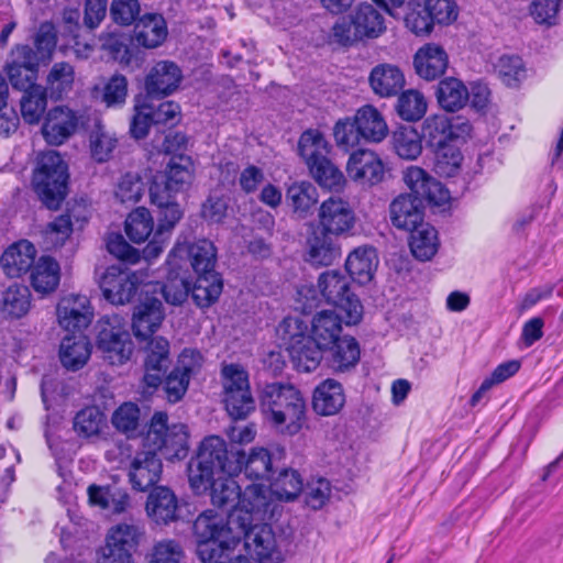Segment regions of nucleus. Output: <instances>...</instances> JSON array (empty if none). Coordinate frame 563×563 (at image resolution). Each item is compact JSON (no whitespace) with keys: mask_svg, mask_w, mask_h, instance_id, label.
Returning <instances> with one entry per match:
<instances>
[{"mask_svg":"<svg viewBox=\"0 0 563 563\" xmlns=\"http://www.w3.org/2000/svg\"><path fill=\"white\" fill-rule=\"evenodd\" d=\"M393 224L409 233L408 244L412 255L422 260V197L404 194L389 207Z\"/></svg>","mask_w":563,"mask_h":563,"instance_id":"obj_9","label":"nucleus"},{"mask_svg":"<svg viewBox=\"0 0 563 563\" xmlns=\"http://www.w3.org/2000/svg\"><path fill=\"white\" fill-rule=\"evenodd\" d=\"M496 71L508 87H516L526 76L522 59L518 56H501L496 64Z\"/></svg>","mask_w":563,"mask_h":563,"instance_id":"obj_61","label":"nucleus"},{"mask_svg":"<svg viewBox=\"0 0 563 563\" xmlns=\"http://www.w3.org/2000/svg\"><path fill=\"white\" fill-rule=\"evenodd\" d=\"M118 145L117 136L106 130L102 125H96L89 135V147L91 157L97 163L108 162Z\"/></svg>","mask_w":563,"mask_h":563,"instance_id":"obj_50","label":"nucleus"},{"mask_svg":"<svg viewBox=\"0 0 563 563\" xmlns=\"http://www.w3.org/2000/svg\"><path fill=\"white\" fill-rule=\"evenodd\" d=\"M35 255L34 245L26 240H21L3 252L0 260L2 269L11 278L20 277L33 266Z\"/></svg>","mask_w":563,"mask_h":563,"instance_id":"obj_26","label":"nucleus"},{"mask_svg":"<svg viewBox=\"0 0 563 563\" xmlns=\"http://www.w3.org/2000/svg\"><path fill=\"white\" fill-rule=\"evenodd\" d=\"M439 106L449 112L462 109L468 101V90L457 78L448 77L442 79L434 90Z\"/></svg>","mask_w":563,"mask_h":563,"instance_id":"obj_40","label":"nucleus"},{"mask_svg":"<svg viewBox=\"0 0 563 563\" xmlns=\"http://www.w3.org/2000/svg\"><path fill=\"white\" fill-rule=\"evenodd\" d=\"M38 57L27 45L18 46L11 55V60L5 66L11 86L20 91H24L37 86Z\"/></svg>","mask_w":563,"mask_h":563,"instance_id":"obj_15","label":"nucleus"},{"mask_svg":"<svg viewBox=\"0 0 563 563\" xmlns=\"http://www.w3.org/2000/svg\"><path fill=\"white\" fill-rule=\"evenodd\" d=\"M169 256H187L197 279L191 288V296L197 306L205 308L216 302L222 292L223 284L214 272L217 250L212 242L202 239L191 244L177 243Z\"/></svg>","mask_w":563,"mask_h":563,"instance_id":"obj_2","label":"nucleus"},{"mask_svg":"<svg viewBox=\"0 0 563 563\" xmlns=\"http://www.w3.org/2000/svg\"><path fill=\"white\" fill-rule=\"evenodd\" d=\"M349 176L362 184L375 185L383 180L385 168L378 155L369 150H357L346 164Z\"/></svg>","mask_w":563,"mask_h":563,"instance_id":"obj_23","label":"nucleus"},{"mask_svg":"<svg viewBox=\"0 0 563 563\" xmlns=\"http://www.w3.org/2000/svg\"><path fill=\"white\" fill-rule=\"evenodd\" d=\"M106 427L107 417L96 406L85 407L74 417V430L82 438L98 437Z\"/></svg>","mask_w":563,"mask_h":563,"instance_id":"obj_47","label":"nucleus"},{"mask_svg":"<svg viewBox=\"0 0 563 563\" xmlns=\"http://www.w3.org/2000/svg\"><path fill=\"white\" fill-rule=\"evenodd\" d=\"M78 124L79 117L74 110L66 106H57L47 112L42 133L48 144L58 146L76 132Z\"/></svg>","mask_w":563,"mask_h":563,"instance_id":"obj_18","label":"nucleus"},{"mask_svg":"<svg viewBox=\"0 0 563 563\" xmlns=\"http://www.w3.org/2000/svg\"><path fill=\"white\" fill-rule=\"evenodd\" d=\"M221 382L228 413L233 419H245L256 407L247 371L240 364H223Z\"/></svg>","mask_w":563,"mask_h":563,"instance_id":"obj_7","label":"nucleus"},{"mask_svg":"<svg viewBox=\"0 0 563 563\" xmlns=\"http://www.w3.org/2000/svg\"><path fill=\"white\" fill-rule=\"evenodd\" d=\"M31 284L37 292L54 291L59 284L58 263L47 256L41 257L32 269Z\"/></svg>","mask_w":563,"mask_h":563,"instance_id":"obj_44","label":"nucleus"},{"mask_svg":"<svg viewBox=\"0 0 563 563\" xmlns=\"http://www.w3.org/2000/svg\"><path fill=\"white\" fill-rule=\"evenodd\" d=\"M146 536L145 528L139 522H120L109 528L104 542L113 548L136 553Z\"/></svg>","mask_w":563,"mask_h":563,"instance_id":"obj_32","label":"nucleus"},{"mask_svg":"<svg viewBox=\"0 0 563 563\" xmlns=\"http://www.w3.org/2000/svg\"><path fill=\"white\" fill-rule=\"evenodd\" d=\"M318 219L320 230L335 236L347 233L355 224V214L350 203L334 196L322 201Z\"/></svg>","mask_w":563,"mask_h":563,"instance_id":"obj_14","label":"nucleus"},{"mask_svg":"<svg viewBox=\"0 0 563 563\" xmlns=\"http://www.w3.org/2000/svg\"><path fill=\"white\" fill-rule=\"evenodd\" d=\"M318 287L327 300L345 313V323L357 324L363 317V306L351 291L350 280L338 271H327L318 279Z\"/></svg>","mask_w":563,"mask_h":563,"instance_id":"obj_10","label":"nucleus"},{"mask_svg":"<svg viewBox=\"0 0 563 563\" xmlns=\"http://www.w3.org/2000/svg\"><path fill=\"white\" fill-rule=\"evenodd\" d=\"M448 66L449 56L441 45H424V80L441 77L448 69Z\"/></svg>","mask_w":563,"mask_h":563,"instance_id":"obj_58","label":"nucleus"},{"mask_svg":"<svg viewBox=\"0 0 563 563\" xmlns=\"http://www.w3.org/2000/svg\"><path fill=\"white\" fill-rule=\"evenodd\" d=\"M273 496L272 489L262 484H252L244 489L233 512H239L245 518V530L254 525H267L265 521L275 517L278 505L273 500Z\"/></svg>","mask_w":563,"mask_h":563,"instance_id":"obj_12","label":"nucleus"},{"mask_svg":"<svg viewBox=\"0 0 563 563\" xmlns=\"http://www.w3.org/2000/svg\"><path fill=\"white\" fill-rule=\"evenodd\" d=\"M245 518L239 512H229L227 518L213 511L206 510L194 522L197 541L227 539L231 536L245 533Z\"/></svg>","mask_w":563,"mask_h":563,"instance_id":"obj_13","label":"nucleus"},{"mask_svg":"<svg viewBox=\"0 0 563 563\" xmlns=\"http://www.w3.org/2000/svg\"><path fill=\"white\" fill-rule=\"evenodd\" d=\"M73 232V223L69 214H62L49 222L43 234L48 249H57L64 245Z\"/></svg>","mask_w":563,"mask_h":563,"instance_id":"obj_60","label":"nucleus"},{"mask_svg":"<svg viewBox=\"0 0 563 563\" xmlns=\"http://www.w3.org/2000/svg\"><path fill=\"white\" fill-rule=\"evenodd\" d=\"M183 555V548L177 541L162 540L154 544L150 563H180Z\"/></svg>","mask_w":563,"mask_h":563,"instance_id":"obj_64","label":"nucleus"},{"mask_svg":"<svg viewBox=\"0 0 563 563\" xmlns=\"http://www.w3.org/2000/svg\"><path fill=\"white\" fill-rule=\"evenodd\" d=\"M243 542L244 548L251 555L256 556L258 563H283L269 525H254L245 531Z\"/></svg>","mask_w":563,"mask_h":563,"instance_id":"obj_21","label":"nucleus"},{"mask_svg":"<svg viewBox=\"0 0 563 563\" xmlns=\"http://www.w3.org/2000/svg\"><path fill=\"white\" fill-rule=\"evenodd\" d=\"M145 192V184L135 173L124 174L115 188V198L122 203L134 205L141 200Z\"/></svg>","mask_w":563,"mask_h":563,"instance_id":"obj_57","label":"nucleus"},{"mask_svg":"<svg viewBox=\"0 0 563 563\" xmlns=\"http://www.w3.org/2000/svg\"><path fill=\"white\" fill-rule=\"evenodd\" d=\"M142 296L144 297L134 308L132 328L137 339L146 340L159 328L164 311L158 297L143 292Z\"/></svg>","mask_w":563,"mask_h":563,"instance_id":"obj_22","label":"nucleus"},{"mask_svg":"<svg viewBox=\"0 0 563 563\" xmlns=\"http://www.w3.org/2000/svg\"><path fill=\"white\" fill-rule=\"evenodd\" d=\"M47 107V92L43 86H35L23 91L20 100L21 117L27 124H37Z\"/></svg>","mask_w":563,"mask_h":563,"instance_id":"obj_45","label":"nucleus"},{"mask_svg":"<svg viewBox=\"0 0 563 563\" xmlns=\"http://www.w3.org/2000/svg\"><path fill=\"white\" fill-rule=\"evenodd\" d=\"M368 81L375 95L390 98L402 90L405 76L396 65L379 64L371 70Z\"/></svg>","mask_w":563,"mask_h":563,"instance_id":"obj_27","label":"nucleus"},{"mask_svg":"<svg viewBox=\"0 0 563 563\" xmlns=\"http://www.w3.org/2000/svg\"><path fill=\"white\" fill-rule=\"evenodd\" d=\"M329 352V364L335 372H346L360 361L361 350L357 341L350 335L341 336L332 345L324 349Z\"/></svg>","mask_w":563,"mask_h":563,"instance_id":"obj_38","label":"nucleus"},{"mask_svg":"<svg viewBox=\"0 0 563 563\" xmlns=\"http://www.w3.org/2000/svg\"><path fill=\"white\" fill-rule=\"evenodd\" d=\"M350 14L363 41L377 38L386 31L383 14L368 2L360 3Z\"/></svg>","mask_w":563,"mask_h":563,"instance_id":"obj_36","label":"nucleus"},{"mask_svg":"<svg viewBox=\"0 0 563 563\" xmlns=\"http://www.w3.org/2000/svg\"><path fill=\"white\" fill-rule=\"evenodd\" d=\"M68 165L55 151L38 155L33 170L32 187L42 201L51 209L57 210L68 192Z\"/></svg>","mask_w":563,"mask_h":563,"instance_id":"obj_4","label":"nucleus"},{"mask_svg":"<svg viewBox=\"0 0 563 563\" xmlns=\"http://www.w3.org/2000/svg\"><path fill=\"white\" fill-rule=\"evenodd\" d=\"M344 404L343 387L334 379H325L314 389L312 408L318 415H335L343 408Z\"/></svg>","mask_w":563,"mask_h":563,"instance_id":"obj_30","label":"nucleus"},{"mask_svg":"<svg viewBox=\"0 0 563 563\" xmlns=\"http://www.w3.org/2000/svg\"><path fill=\"white\" fill-rule=\"evenodd\" d=\"M342 318L334 310H322L316 313L311 320L310 335L327 349L341 338Z\"/></svg>","mask_w":563,"mask_h":563,"instance_id":"obj_33","label":"nucleus"},{"mask_svg":"<svg viewBox=\"0 0 563 563\" xmlns=\"http://www.w3.org/2000/svg\"><path fill=\"white\" fill-rule=\"evenodd\" d=\"M397 112L405 121H419L422 118V96L412 89L404 91L398 98Z\"/></svg>","mask_w":563,"mask_h":563,"instance_id":"obj_63","label":"nucleus"},{"mask_svg":"<svg viewBox=\"0 0 563 563\" xmlns=\"http://www.w3.org/2000/svg\"><path fill=\"white\" fill-rule=\"evenodd\" d=\"M329 38L331 43L350 47L362 42L363 38L357 32L351 14L338 19L331 27Z\"/></svg>","mask_w":563,"mask_h":563,"instance_id":"obj_59","label":"nucleus"},{"mask_svg":"<svg viewBox=\"0 0 563 563\" xmlns=\"http://www.w3.org/2000/svg\"><path fill=\"white\" fill-rule=\"evenodd\" d=\"M298 151L311 176L323 188L342 191L346 179L343 173L329 158V144L316 130L303 132L298 142Z\"/></svg>","mask_w":563,"mask_h":563,"instance_id":"obj_5","label":"nucleus"},{"mask_svg":"<svg viewBox=\"0 0 563 563\" xmlns=\"http://www.w3.org/2000/svg\"><path fill=\"white\" fill-rule=\"evenodd\" d=\"M194 177L192 164L189 157H174L165 172L164 180L174 190L181 192L190 184Z\"/></svg>","mask_w":563,"mask_h":563,"instance_id":"obj_52","label":"nucleus"},{"mask_svg":"<svg viewBox=\"0 0 563 563\" xmlns=\"http://www.w3.org/2000/svg\"><path fill=\"white\" fill-rule=\"evenodd\" d=\"M1 309L9 317L20 319L31 309V291L24 285L13 284L2 294Z\"/></svg>","mask_w":563,"mask_h":563,"instance_id":"obj_46","label":"nucleus"},{"mask_svg":"<svg viewBox=\"0 0 563 563\" xmlns=\"http://www.w3.org/2000/svg\"><path fill=\"white\" fill-rule=\"evenodd\" d=\"M97 347L111 365H121L130 358L133 342L121 318L113 316L100 320Z\"/></svg>","mask_w":563,"mask_h":563,"instance_id":"obj_11","label":"nucleus"},{"mask_svg":"<svg viewBox=\"0 0 563 563\" xmlns=\"http://www.w3.org/2000/svg\"><path fill=\"white\" fill-rule=\"evenodd\" d=\"M333 135L336 145L345 151L357 146L363 140L354 118L339 120L333 128Z\"/></svg>","mask_w":563,"mask_h":563,"instance_id":"obj_62","label":"nucleus"},{"mask_svg":"<svg viewBox=\"0 0 563 563\" xmlns=\"http://www.w3.org/2000/svg\"><path fill=\"white\" fill-rule=\"evenodd\" d=\"M183 80L179 66L170 60L157 62L147 73L144 87L147 99H161L177 90Z\"/></svg>","mask_w":563,"mask_h":563,"instance_id":"obj_16","label":"nucleus"},{"mask_svg":"<svg viewBox=\"0 0 563 563\" xmlns=\"http://www.w3.org/2000/svg\"><path fill=\"white\" fill-rule=\"evenodd\" d=\"M243 540V536L227 539L197 541V555L203 563H227L232 551Z\"/></svg>","mask_w":563,"mask_h":563,"instance_id":"obj_42","label":"nucleus"},{"mask_svg":"<svg viewBox=\"0 0 563 563\" xmlns=\"http://www.w3.org/2000/svg\"><path fill=\"white\" fill-rule=\"evenodd\" d=\"M353 118L363 140L379 143L387 136L388 125L383 114L375 107L371 104L363 106Z\"/></svg>","mask_w":563,"mask_h":563,"instance_id":"obj_34","label":"nucleus"},{"mask_svg":"<svg viewBox=\"0 0 563 563\" xmlns=\"http://www.w3.org/2000/svg\"><path fill=\"white\" fill-rule=\"evenodd\" d=\"M271 489L277 499L291 501L302 492V478L295 470H283L271 484Z\"/></svg>","mask_w":563,"mask_h":563,"instance_id":"obj_53","label":"nucleus"},{"mask_svg":"<svg viewBox=\"0 0 563 563\" xmlns=\"http://www.w3.org/2000/svg\"><path fill=\"white\" fill-rule=\"evenodd\" d=\"M134 40L145 48L161 46L167 37V24L162 14L146 13L134 25Z\"/></svg>","mask_w":563,"mask_h":563,"instance_id":"obj_28","label":"nucleus"},{"mask_svg":"<svg viewBox=\"0 0 563 563\" xmlns=\"http://www.w3.org/2000/svg\"><path fill=\"white\" fill-rule=\"evenodd\" d=\"M241 466L228 450L227 442L218 435L205 438L188 463V479L190 487L201 494L208 490L216 476L235 474Z\"/></svg>","mask_w":563,"mask_h":563,"instance_id":"obj_3","label":"nucleus"},{"mask_svg":"<svg viewBox=\"0 0 563 563\" xmlns=\"http://www.w3.org/2000/svg\"><path fill=\"white\" fill-rule=\"evenodd\" d=\"M90 352V343L85 335H66L60 343L59 358L67 369L77 371L87 363Z\"/></svg>","mask_w":563,"mask_h":563,"instance_id":"obj_41","label":"nucleus"},{"mask_svg":"<svg viewBox=\"0 0 563 563\" xmlns=\"http://www.w3.org/2000/svg\"><path fill=\"white\" fill-rule=\"evenodd\" d=\"M424 130L428 133L429 146L437 147L465 137L471 132V125L460 119L434 115L424 122Z\"/></svg>","mask_w":563,"mask_h":563,"instance_id":"obj_25","label":"nucleus"},{"mask_svg":"<svg viewBox=\"0 0 563 563\" xmlns=\"http://www.w3.org/2000/svg\"><path fill=\"white\" fill-rule=\"evenodd\" d=\"M136 274H129L117 266L107 268L100 280L103 297L113 305L129 302L137 290Z\"/></svg>","mask_w":563,"mask_h":563,"instance_id":"obj_17","label":"nucleus"},{"mask_svg":"<svg viewBox=\"0 0 563 563\" xmlns=\"http://www.w3.org/2000/svg\"><path fill=\"white\" fill-rule=\"evenodd\" d=\"M234 462L241 466L238 473L253 479H268L272 473V456L264 448H254L246 454L243 451H231Z\"/></svg>","mask_w":563,"mask_h":563,"instance_id":"obj_31","label":"nucleus"},{"mask_svg":"<svg viewBox=\"0 0 563 563\" xmlns=\"http://www.w3.org/2000/svg\"><path fill=\"white\" fill-rule=\"evenodd\" d=\"M74 78L75 73L70 64L65 62L56 63L47 75L46 90L51 91L52 97L60 98L63 93L71 89Z\"/></svg>","mask_w":563,"mask_h":563,"instance_id":"obj_55","label":"nucleus"},{"mask_svg":"<svg viewBox=\"0 0 563 563\" xmlns=\"http://www.w3.org/2000/svg\"><path fill=\"white\" fill-rule=\"evenodd\" d=\"M190 284L184 278H173L166 284L148 283L144 286L142 292L155 296L157 294L166 300V302L178 306L188 297Z\"/></svg>","mask_w":563,"mask_h":563,"instance_id":"obj_48","label":"nucleus"},{"mask_svg":"<svg viewBox=\"0 0 563 563\" xmlns=\"http://www.w3.org/2000/svg\"><path fill=\"white\" fill-rule=\"evenodd\" d=\"M376 250L372 246H360L351 252L345 261L350 276L358 284L369 283L378 266Z\"/></svg>","mask_w":563,"mask_h":563,"instance_id":"obj_29","label":"nucleus"},{"mask_svg":"<svg viewBox=\"0 0 563 563\" xmlns=\"http://www.w3.org/2000/svg\"><path fill=\"white\" fill-rule=\"evenodd\" d=\"M294 366L301 372L314 371L323 358L324 349L307 334V325L298 317H287L277 329Z\"/></svg>","mask_w":563,"mask_h":563,"instance_id":"obj_6","label":"nucleus"},{"mask_svg":"<svg viewBox=\"0 0 563 563\" xmlns=\"http://www.w3.org/2000/svg\"><path fill=\"white\" fill-rule=\"evenodd\" d=\"M153 229V218L150 211L143 207L133 210L125 220V233L134 243L145 242Z\"/></svg>","mask_w":563,"mask_h":563,"instance_id":"obj_51","label":"nucleus"},{"mask_svg":"<svg viewBox=\"0 0 563 563\" xmlns=\"http://www.w3.org/2000/svg\"><path fill=\"white\" fill-rule=\"evenodd\" d=\"M162 462L157 454L148 448L136 452L129 465V479L132 487L140 492L154 486L161 478Z\"/></svg>","mask_w":563,"mask_h":563,"instance_id":"obj_19","label":"nucleus"},{"mask_svg":"<svg viewBox=\"0 0 563 563\" xmlns=\"http://www.w3.org/2000/svg\"><path fill=\"white\" fill-rule=\"evenodd\" d=\"M318 199L317 187L307 180L295 181L286 190V202L300 219L308 217Z\"/></svg>","mask_w":563,"mask_h":563,"instance_id":"obj_39","label":"nucleus"},{"mask_svg":"<svg viewBox=\"0 0 563 563\" xmlns=\"http://www.w3.org/2000/svg\"><path fill=\"white\" fill-rule=\"evenodd\" d=\"M178 503L175 494L167 487L155 488L147 498V515L156 523H168L177 518Z\"/></svg>","mask_w":563,"mask_h":563,"instance_id":"obj_35","label":"nucleus"},{"mask_svg":"<svg viewBox=\"0 0 563 563\" xmlns=\"http://www.w3.org/2000/svg\"><path fill=\"white\" fill-rule=\"evenodd\" d=\"M340 256V247L332 239V234L320 230L309 240L307 261L316 266H329Z\"/></svg>","mask_w":563,"mask_h":563,"instance_id":"obj_43","label":"nucleus"},{"mask_svg":"<svg viewBox=\"0 0 563 563\" xmlns=\"http://www.w3.org/2000/svg\"><path fill=\"white\" fill-rule=\"evenodd\" d=\"M165 412H155L145 437V445L159 451L167 460L185 457L188 451V429L184 423L168 426Z\"/></svg>","mask_w":563,"mask_h":563,"instance_id":"obj_8","label":"nucleus"},{"mask_svg":"<svg viewBox=\"0 0 563 563\" xmlns=\"http://www.w3.org/2000/svg\"><path fill=\"white\" fill-rule=\"evenodd\" d=\"M258 399L264 419L278 433L295 435L306 423V401L294 385L277 382L266 384Z\"/></svg>","mask_w":563,"mask_h":563,"instance_id":"obj_1","label":"nucleus"},{"mask_svg":"<svg viewBox=\"0 0 563 563\" xmlns=\"http://www.w3.org/2000/svg\"><path fill=\"white\" fill-rule=\"evenodd\" d=\"M232 475L221 474V476H216L208 488L210 489L212 505L228 512L234 511L238 508L242 494L239 484Z\"/></svg>","mask_w":563,"mask_h":563,"instance_id":"obj_37","label":"nucleus"},{"mask_svg":"<svg viewBox=\"0 0 563 563\" xmlns=\"http://www.w3.org/2000/svg\"><path fill=\"white\" fill-rule=\"evenodd\" d=\"M153 124L155 123L151 112V100L143 96L135 97L134 115L130 125L132 136L137 140L145 137Z\"/></svg>","mask_w":563,"mask_h":563,"instance_id":"obj_56","label":"nucleus"},{"mask_svg":"<svg viewBox=\"0 0 563 563\" xmlns=\"http://www.w3.org/2000/svg\"><path fill=\"white\" fill-rule=\"evenodd\" d=\"M145 352L143 382L146 387L156 389L162 385L172 364L169 343L166 339L156 336L150 341Z\"/></svg>","mask_w":563,"mask_h":563,"instance_id":"obj_20","label":"nucleus"},{"mask_svg":"<svg viewBox=\"0 0 563 563\" xmlns=\"http://www.w3.org/2000/svg\"><path fill=\"white\" fill-rule=\"evenodd\" d=\"M396 153L405 159H416L422 152V136L411 125L398 128L393 135Z\"/></svg>","mask_w":563,"mask_h":563,"instance_id":"obj_49","label":"nucleus"},{"mask_svg":"<svg viewBox=\"0 0 563 563\" xmlns=\"http://www.w3.org/2000/svg\"><path fill=\"white\" fill-rule=\"evenodd\" d=\"M57 318L67 331L75 333L87 328L92 318L88 298L82 295L64 297L57 305Z\"/></svg>","mask_w":563,"mask_h":563,"instance_id":"obj_24","label":"nucleus"},{"mask_svg":"<svg viewBox=\"0 0 563 563\" xmlns=\"http://www.w3.org/2000/svg\"><path fill=\"white\" fill-rule=\"evenodd\" d=\"M435 172L445 177L454 176L462 162V154L455 142L434 147Z\"/></svg>","mask_w":563,"mask_h":563,"instance_id":"obj_54","label":"nucleus"}]
</instances>
